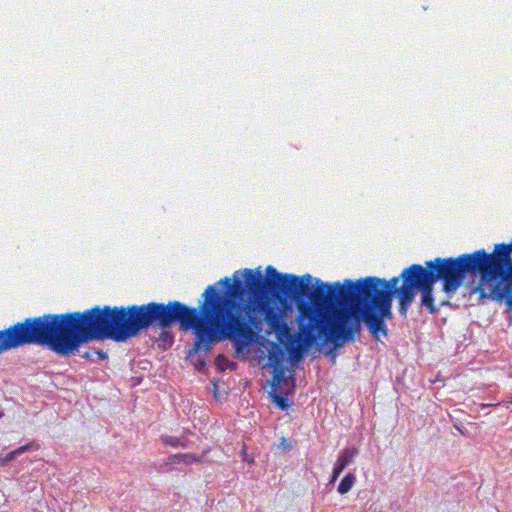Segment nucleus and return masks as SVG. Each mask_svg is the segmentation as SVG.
Returning a JSON list of instances; mask_svg holds the SVG:
<instances>
[{
    "instance_id": "obj_1",
    "label": "nucleus",
    "mask_w": 512,
    "mask_h": 512,
    "mask_svg": "<svg viewBox=\"0 0 512 512\" xmlns=\"http://www.w3.org/2000/svg\"><path fill=\"white\" fill-rule=\"evenodd\" d=\"M265 272L266 277H263L260 267L256 271L244 269L250 293L247 302L240 299L245 293L242 281L234 279L232 282L226 277L220 282L227 287V292L220 293L209 285L202 294L200 310L179 301H170L168 305L150 304L142 314L143 319L145 322L157 319L163 326L178 319L183 331L191 330L195 334L189 356L199 351L208 352L214 343L226 339L233 342L237 353L244 351L254 340V328L260 324V316L279 336H289L290 328L281 312L269 302L276 296L277 277Z\"/></svg>"
},
{
    "instance_id": "obj_2",
    "label": "nucleus",
    "mask_w": 512,
    "mask_h": 512,
    "mask_svg": "<svg viewBox=\"0 0 512 512\" xmlns=\"http://www.w3.org/2000/svg\"><path fill=\"white\" fill-rule=\"evenodd\" d=\"M266 271L277 277L275 297H291L296 303L297 342L301 348L320 339L337 346L359 333V324L349 323L345 281L324 283L317 279L315 289L311 290L309 274H281L273 266H267Z\"/></svg>"
},
{
    "instance_id": "obj_3",
    "label": "nucleus",
    "mask_w": 512,
    "mask_h": 512,
    "mask_svg": "<svg viewBox=\"0 0 512 512\" xmlns=\"http://www.w3.org/2000/svg\"><path fill=\"white\" fill-rule=\"evenodd\" d=\"M488 253L484 249L465 253L458 257L435 258L426 261L425 267L420 264H413L405 268L401 277L405 280V287L401 292L402 311H406L414 301L416 291L421 292V305L429 313L437 312L433 297V285L441 281L442 290L451 296L457 292L464 282L465 275H480V283L473 292L485 297L483 284L487 283Z\"/></svg>"
},
{
    "instance_id": "obj_4",
    "label": "nucleus",
    "mask_w": 512,
    "mask_h": 512,
    "mask_svg": "<svg viewBox=\"0 0 512 512\" xmlns=\"http://www.w3.org/2000/svg\"><path fill=\"white\" fill-rule=\"evenodd\" d=\"M169 303L170 302L160 304L168 305ZM150 304L159 303L150 302L128 307L104 306L100 308L99 306H95L83 312L63 313V319L66 320V322H71L67 325L69 333L78 338L75 351H77L81 345L93 340L112 339L117 342H124L152 326L160 328L162 331L159 339L171 345L173 335L167 331V329L175 322L180 324V321L175 319L167 326L161 325V322L157 319L145 322L142 314L145 309H147L145 306Z\"/></svg>"
},
{
    "instance_id": "obj_5",
    "label": "nucleus",
    "mask_w": 512,
    "mask_h": 512,
    "mask_svg": "<svg viewBox=\"0 0 512 512\" xmlns=\"http://www.w3.org/2000/svg\"><path fill=\"white\" fill-rule=\"evenodd\" d=\"M347 310L350 314L349 323L364 322L369 332L377 340L380 336L388 335L386 320L392 319V300L397 295L399 299V312L402 316L407 311H402L401 290L405 287V280L401 277H393L390 280L374 276L352 281L345 280Z\"/></svg>"
},
{
    "instance_id": "obj_6",
    "label": "nucleus",
    "mask_w": 512,
    "mask_h": 512,
    "mask_svg": "<svg viewBox=\"0 0 512 512\" xmlns=\"http://www.w3.org/2000/svg\"><path fill=\"white\" fill-rule=\"evenodd\" d=\"M70 323L63 319V313L25 318L0 330V355L19 347L40 345L60 356H69L78 342L77 336L68 331Z\"/></svg>"
},
{
    "instance_id": "obj_7",
    "label": "nucleus",
    "mask_w": 512,
    "mask_h": 512,
    "mask_svg": "<svg viewBox=\"0 0 512 512\" xmlns=\"http://www.w3.org/2000/svg\"><path fill=\"white\" fill-rule=\"evenodd\" d=\"M503 245H495L488 253L487 283L512 288V257L507 255Z\"/></svg>"
},
{
    "instance_id": "obj_8",
    "label": "nucleus",
    "mask_w": 512,
    "mask_h": 512,
    "mask_svg": "<svg viewBox=\"0 0 512 512\" xmlns=\"http://www.w3.org/2000/svg\"><path fill=\"white\" fill-rule=\"evenodd\" d=\"M281 351H271L269 355V360L271 361V365L273 366V384H280L284 379V368L281 366Z\"/></svg>"
},
{
    "instance_id": "obj_9",
    "label": "nucleus",
    "mask_w": 512,
    "mask_h": 512,
    "mask_svg": "<svg viewBox=\"0 0 512 512\" xmlns=\"http://www.w3.org/2000/svg\"><path fill=\"white\" fill-rule=\"evenodd\" d=\"M39 448V445L36 444L35 442H30L26 445H23L7 454H3L1 453L0 454V465L1 466H5L7 465L9 462L13 461L14 459H16L18 456L22 455L23 453L27 452V451H30V450H36Z\"/></svg>"
},
{
    "instance_id": "obj_10",
    "label": "nucleus",
    "mask_w": 512,
    "mask_h": 512,
    "mask_svg": "<svg viewBox=\"0 0 512 512\" xmlns=\"http://www.w3.org/2000/svg\"><path fill=\"white\" fill-rule=\"evenodd\" d=\"M490 296L496 301L505 300L506 305L512 309V288L490 285Z\"/></svg>"
},
{
    "instance_id": "obj_11",
    "label": "nucleus",
    "mask_w": 512,
    "mask_h": 512,
    "mask_svg": "<svg viewBox=\"0 0 512 512\" xmlns=\"http://www.w3.org/2000/svg\"><path fill=\"white\" fill-rule=\"evenodd\" d=\"M457 422H454V428L463 436L471 437L476 434L477 426L475 423L467 422L464 424L462 421L457 419Z\"/></svg>"
},
{
    "instance_id": "obj_12",
    "label": "nucleus",
    "mask_w": 512,
    "mask_h": 512,
    "mask_svg": "<svg viewBox=\"0 0 512 512\" xmlns=\"http://www.w3.org/2000/svg\"><path fill=\"white\" fill-rule=\"evenodd\" d=\"M358 454L359 449L357 447H347L340 452L338 460L348 466L354 461Z\"/></svg>"
},
{
    "instance_id": "obj_13",
    "label": "nucleus",
    "mask_w": 512,
    "mask_h": 512,
    "mask_svg": "<svg viewBox=\"0 0 512 512\" xmlns=\"http://www.w3.org/2000/svg\"><path fill=\"white\" fill-rule=\"evenodd\" d=\"M355 481H356L355 475L353 473H348L347 475L344 476V478L339 483V485L337 487V491L341 495L348 493L352 489Z\"/></svg>"
},
{
    "instance_id": "obj_14",
    "label": "nucleus",
    "mask_w": 512,
    "mask_h": 512,
    "mask_svg": "<svg viewBox=\"0 0 512 512\" xmlns=\"http://www.w3.org/2000/svg\"><path fill=\"white\" fill-rule=\"evenodd\" d=\"M161 440L165 445L171 447L185 446V444L178 437L163 435L161 436Z\"/></svg>"
},
{
    "instance_id": "obj_15",
    "label": "nucleus",
    "mask_w": 512,
    "mask_h": 512,
    "mask_svg": "<svg viewBox=\"0 0 512 512\" xmlns=\"http://www.w3.org/2000/svg\"><path fill=\"white\" fill-rule=\"evenodd\" d=\"M201 459H202V457L197 456L195 454L185 453V454H180L179 461L183 462L186 465H190L192 463H199V462H201Z\"/></svg>"
},
{
    "instance_id": "obj_16",
    "label": "nucleus",
    "mask_w": 512,
    "mask_h": 512,
    "mask_svg": "<svg viewBox=\"0 0 512 512\" xmlns=\"http://www.w3.org/2000/svg\"><path fill=\"white\" fill-rule=\"evenodd\" d=\"M180 454H174L167 458L165 465H174L176 463H179Z\"/></svg>"
},
{
    "instance_id": "obj_17",
    "label": "nucleus",
    "mask_w": 512,
    "mask_h": 512,
    "mask_svg": "<svg viewBox=\"0 0 512 512\" xmlns=\"http://www.w3.org/2000/svg\"><path fill=\"white\" fill-rule=\"evenodd\" d=\"M346 467L347 466L344 463H342L340 460L337 459L333 470L335 471V474H337V473L341 474Z\"/></svg>"
},
{
    "instance_id": "obj_18",
    "label": "nucleus",
    "mask_w": 512,
    "mask_h": 512,
    "mask_svg": "<svg viewBox=\"0 0 512 512\" xmlns=\"http://www.w3.org/2000/svg\"><path fill=\"white\" fill-rule=\"evenodd\" d=\"M275 401L277 403V405L281 408V409H285L286 408V400L285 398L283 397H280V396H275Z\"/></svg>"
},
{
    "instance_id": "obj_19",
    "label": "nucleus",
    "mask_w": 512,
    "mask_h": 512,
    "mask_svg": "<svg viewBox=\"0 0 512 512\" xmlns=\"http://www.w3.org/2000/svg\"><path fill=\"white\" fill-rule=\"evenodd\" d=\"M280 448H282L283 450H289L291 449V445L290 443L286 440L285 437H282L281 438V441H280V445H279Z\"/></svg>"
},
{
    "instance_id": "obj_20",
    "label": "nucleus",
    "mask_w": 512,
    "mask_h": 512,
    "mask_svg": "<svg viewBox=\"0 0 512 512\" xmlns=\"http://www.w3.org/2000/svg\"><path fill=\"white\" fill-rule=\"evenodd\" d=\"M498 245H503L504 246V249L506 248L508 251H507V255H510L511 256V253H512V241L509 243V244H506V243H499Z\"/></svg>"
},
{
    "instance_id": "obj_21",
    "label": "nucleus",
    "mask_w": 512,
    "mask_h": 512,
    "mask_svg": "<svg viewBox=\"0 0 512 512\" xmlns=\"http://www.w3.org/2000/svg\"><path fill=\"white\" fill-rule=\"evenodd\" d=\"M95 353L97 354V356L99 357V359H101V360H105V359H107V354H106V352H103V351H96Z\"/></svg>"
},
{
    "instance_id": "obj_22",
    "label": "nucleus",
    "mask_w": 512,
    "mask_h": 512,
    "mask_svg": "<svg viewBox=\"0 0 512 512\" xmlns=\"http://www.w3.org/2000/svg\"><path fill=\"white\" fill-rule=\"evenodd\" d=\"M242 457H243V460H244V461H247V462H249V463H251V462H252V460H249V459H248V455H247V451H246V448H245V447L242 449Z\"/></svg>"
},
{
    "instance_id": "obj_23",
    "label": "nucleus",
    "mask_w": 512,
    "mask_h": 512,
    "mask_svg": "<svg viewBox=\"0 0 512 512\" xmlns=\"http://www.w3.org/2000/svg\"><path fill=\"white\" fill-rule=\"evenodd\" d=\"M339 476H340V474L339 473L335 474V471L333 470L330 482L331 483L335 482Z\"/></svg>"
},
{
    "instance_id": "obj_24",
    "label": "nucleus",
    "mask_w": 512,
    "mask_h": 512,
    "mask_svg": "<svg viewBox=\"0 0 512 512\" xmlns=\"http://www.w3.org/2000/svg\"><path fill=\"white\" fill-rule=\"evenodd\" d=\"M84 358L86 359H90L92 357L91 353L90 352H86L84 355H83Z\"/></svg>"
},
{
    "instance_id": "obj_25",
    "label": "nucleus",
    "mask_w": 512,
    "mask_h": 512,
    "mask_svg": "<svg viewBox=\"0 0 512 512\" xmlns=\"http://www.w3.org/2000/svg\"><path fill=\"white\" fill-rule=\"evenodd\" d=\"M446 303H447L446 301H442L439 306H442V305H444Z\"/></svg>"
},
{
    "instance_id": "obj_26",
    "label": "nucleus",
    "mask_w": 512,
    "mask_h": 512,
    "mask_svg": "<svg viewBox=\"0 0 512 512\" xmlns=\"http://www.w3.org/2000/svg\"><path fill=\"white\" fill-rule=\"evenodd\" d=\"M0 416H3V414H2V413H0Z\"/></svg>"
}]
</instances>
